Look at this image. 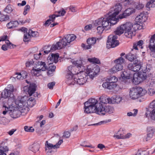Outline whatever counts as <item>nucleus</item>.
I'll list each match as a JSON object with an SVG mask.
<instances>
[{
	"mask_svg": "<svg viewBox=\"0 0 155 155\" xmlns=\"http://www.w3.org/2000/svg\"><path fill=\"white\" fill-rule=\"evenodd\" d=\"M122 9V5L119 3H117L113 7L110 8L108 13L109 16H112L114 18H116V17L121 11Z\"/></svg>",
	"mask_w": 155,
	"mask_h": 155,
	"instance_id": "15",
	"label": "nucleus"
},
{
	"mask_svg": "<svg viewBox=\"0 0 155 155\" xmlns=\"http://www.w3.org/2000/svg\"><path fill=\"white\" fill-rule=\"evenodd\" d=\"M143 44V41L142 40H140L138 41L137 43H134L133 46V49L136 50H138V48H140L141 49L143 48L142 45Z\"/></svg>",
	"mask_w": 155,
	"mask_h": 155,
	"instance_id": "29",
	"label": "nucleus"
},
{
	"mask_svg": "<svg viewBox=\"0 0 155 155\" xmlns=\"http://www.w3.org/2000/svg\"><path fill=\"white\" fill-rule=\"evenodd\" d=\"M39 71H40L37 68H33L31 71V73L32 75L38 76L40 75Z\"/></svg>",
	"mask_w": 155,
	"mask_h": 155,
	"instance_id": "40",
	"label": "nucleus"
},
{
	"mask_svg": "<svg viewBox=\"0 0 155 155\" xmlns=\"http://www.w3.org/2000/svg\"><path fill=\"white\" fill-rule=\"evenodd\" d=\"M16 74L17 75V76L16 77V78L18 79V80L22 79L25 78H26V72H25L24 73V74L25 75V76H23V77L22 76L21 74L20 73H17Z\"/></svg>",
	"mask_w": 155,
	"mask_h": 155,
	"instance_id": "48",
	"label": "nucleus"
},
{
	"mask_svg": "<svg viewBox=\"0 0 155 155\" xmlns=\"http://www.w3.org/2000/svg\"><path fill=\"white\" fill-rule=\"evenodd\" d=\"M122 100V98L121 97L119 96H117L115 98V102L117 103H118L121 101Z\"/></svg>",
	"mask_w": 155,
	"mask_h": 155,
	"instance_id": "64",
	"label": "nucleus"
},
{
	"mask_svg": "<svg viewBox=\"0 0 155 155\" xmlns=\"http://www.w3.org/2000/svg\"><path fill=\"white\" fill-rule=\"evenodd\" d=\"M14 11V7L10 4L8 5L4 9V11L7 13H10Z\"/></svg>",
	"mask_w": 155,
	"mask_h": 155,
	"instance_id": "32",
	"label": "nucleus"
},
{
	"mask_svg": "<svg viewBox=\"0 0 155 155\" xmlns=\"http://www.w3.org/2000/svg\"><path fill=\"white\" fill-rule=\"evenodd\" d=\"M135 12V9L129 8L126 9L122 13L119 15L118 18L120 19L126 18Z\"/></svg>",
	"mask_w": 155,
	"mask_h": 155,
	"instance_id": "17",
	"label": "nucleus"
},
{
	"mask_svg": "<svg viewBox=\"0 0 155 155\" xmlns=\"http://www.w3.org/2000/svg\"><path fill=\"white\" fill-rule=\"evenodd\" d=\"M71 135V133L69 131H65L64 133L63 137L66 138H68Z\"/></svg>",
	"mask_w": 155,
	"mask_h": 155,
	"instance_id": "60",
	"label": "nucleus"
},
{
	"mask_svg": "<svg viewBox=\"0 0 155 155\" xmlns=\"http://www.w3.org/2000/svg\"><path fill=\"white\" fill-rule=\"evenodd\" d=\"M133 111H134V113H133L132 112H130L127 113V115L128 116H136L138 110L137 109H134L133 110Z\"/></svg>",
	"mask_w": 155,
	"mask_h": 155,
	"instance_id": "51",
	"label": "nucleus"
},
{
	"mask_svg": "<svg viewBox=\"0 0 155 155\" xmlns=\"http://www.w3.org/2000/svg\"><path fill=\"white\" fill-rule=\"evenodd\" d=\"M99 71L100 69L98 65L95 64L89 65L86 69L87 76L88 75L90 78L93 79Z\"/></svg>",
	"mask_w": 155,
	"mask_h": 155,
	"instance_id": "9",
	"label": "nucleus"
},
{
	"mask_svg": "<svg viewBox=\"0 0 155 155\" xmlns=\"http://www.w3.org/2000/svg\"><path fill=\"white\" fill-rule=\"evenodd\" d=\"M59 55L58 54H50L48 58V62L49 64H51L54 62L57 63L58 61V59Z\"/></svg>",
	"mask_w": 155,
	"mask_h": 155,
	"instance_id": "18",
	"label": "nucleus"
},
{
	"mask_svg": "<svg viewBox=\"0 0 155 155\" xmlns=\"http://www.w3.org/2000/svg\"><path fill=\"white\" fill-rule=\"evenodd\" d=\"M1 97L4 98L10 97L14 100L15 99V97L14 96L13 94L10 92L6 88H5L2 93Z\"/></svg>",
	"mask_w": 155,
	"mask_h": 155,
	"instance_id": "19",
	"label": "nucleus"
},
{
	"mask_svg": "<svg viewBox=\"0 0 155 155\" xmlns=\"http://www.w3.org/2000/svg\"><path fill=\"white\" fill-rule=\"evenodd\" d=\"M147 19L146 15H145L144 13H140L136 17L135 21L137 22H145Z\"/></svg>",
	"mask_w": 155,
	"mask_h": 155,
	"instance_id": "22",
	"label": "nucleus"
},
{
	"mask_svg": "<svg viewBox=\"0 0 155 155\" xmlns=\"http://www.w3.org/2000/svg\"><path fill=\"white\" fill-rule=\"evenodd\" d=\"M87 76L85 74H79L78 78H74V81L80 85L84 84L87 81Z\"/></svg>",
	"mask_w": 155,
	"mask_h": 155,
	"instance_id": "16",
	"label": "nucleus"
},
{
	"mask_svg": "<svg viewBox=\"0 0 155 155\" xmlns=\"http://www.w3.org/2000/svg\"><path fill=\"white\" fill-rule=\"evenodd\" d=\"M109 16V15L108 13L106 15L104 16V17H103L104 20L102 24V25L104 28H107V29L110 28L111 25H113L116 24L118 20L117 18H114L112 16Z\"/></svg>",
	"mask_w": 155,
	"mask_h": 155,
	"instance_id": "6",
	"label": "nucleus"
},
{
	"mask_svg": "<svg viewBox=\"0 0 155 155\" xmlns=\"http://www.w3.org/2000/svg\"><path fill=\"white\" fill-rule=\"evenodd\" d=\"M139 26L140 25L137 23L134 24V25L132 24V30H133L134 32V36L135 35L136 31L137 30L139 29Z\"/></svg>",
	"mask_w": 155,
	"mask_h": 155,
	"instance_id": "45",
	"label": "nucleus"
},
{
	"mask_svg": "<svg viewBox=\"0 0 155 155\" xmlns=\"http://www.w3.org/2000/svg\"><path fill=\"white\" fill-rule=\"evenodd\" d=\"M7 88H6L10 92H11L12 94H13V92L14 91V88L13 86L11 84L8 85L7 87Z\"/></svg>",
	"mask_w": 155,
	"mask_h": 155,
	"instance_id": "55",
	"label": "nucleus"
},
{
	"mask_svg": "<svg viewBox=\"0 0 155 155\" xmlns=\"http://www.w3.org/2000/svg\"><path fill=\"white\" fill-rule=\"evenodd\" d=\"M40 147L38 144L34 143L29 147V149L34 153H36L39 150Z\"/></svg>",
	"mask_w": 155,
	"mask_h": 155,
	"instance_id": "28",
	"label": "nucleus"
},
{
	"mask_svg": "<svg viewBox=\"0 0 155 155\" xmlns=\"http://www.w3.org/2000/svg\"><path fill=\"white\" fill-rule=\"evenodd\" d=\"M98 38H97L96 39V38L94 37H92L88 39L87 41L88 45H87L86 48L87 49L91 48L92 46L93 45L95 44L97 39L98 40Z\"/></svg>",
	"mask_w": 155,
	"mask_h": 155,
	"instance_id": "23",
	"label": "nucleus"
},
{
	"mask_svg": "<svg viewBox=\"0 0 155 155\" xmlns=\"http://www.w3.org/2000/svg\"><path fill=\"white\" fill-rule=\"evenodd\" d=\"M35 67L40 71H44L48 69V67L46 65L45 62L38 61L35 63Z\"/></svg>",
	"mask_w": 155,
	"mask_h": 155,
	"instance_id": "20",
	"label": "nucleus"
},
{
	"mask_svg": "<svg viewBox=\"0 0 155 155\" xmlns=\"http://www.w3.org/2000/svg\"><path fill=\"white\" fill-rule=\"evenodd\" d=\"M148 47L150 50H155V34L151 37Z\"/></svg>",
	"mask_w": 155,
	"mask_h": 155,
	"instance_id": "24",
	"label": "nucleus"
},
{
	"mask_svg": "<svg viewBox=\"0 0 155 155\" xmlns=\"http://www.w3.org/2000/svg\"><path fill=\"white\" fill-rule=\"evenodd\" d=\"M75 68L72 66H70L68 68V72L69 73L74 74H75L77 73L74 71Z\"/></svg>",
	"mask_w": 155,
	"mask_h": 155,
	"instance_id": "44",
	"label": "nucleus"
},
{
	"mask_svg": "<svg viewBox=\"0 0 155 155\" xmlns=\"http://www.w3.org/2000/svg\"><path fill=\"white\" fill-rule=\"evenodd\" d=\"M153 134L151 133H148L147 134V137L146 138V141L150 140L153 137Z\"/></svg>",
	"mask_w": 155,
	"mask_h": 155,
	"instance_id": "63",
	"label": "nucleus"
},
{
	"mask_svg": "<svg viewBox=\"0 0 155 155\" xmlns=\"http://www.w3.org/2000/svg\"><path fill=\"white\" fill-rule=\"evenodd\" d=\"M149 107L151 108H153L155 107V100L153 101L149 105Z\"/></svg>",
	"mask_w": 155,
	"mask_h": 155,
	"instance_id": "62",
	"label": "nucleus"
},
{
	"mask_svg": "<svg viewBox=\"0 0 155 155\" xmlns=\"http://www.w3.org/2000/svg\"><path fill=\"white\" fill-rule=\"evenodd\" d=\"M29 32L31 36V37H37L38 36L39 34L38 32L36 31H33L31 29L29 30Z\"/></svg>",
	"mask_w": 155,
	"mask_h": 155,
	"instance_id": "43",
	"label": "nucleus"
},
{
	"mask_svg": "<svg viewBox=\"0 0 155 155\" xmlns=\"http://www.w3.org/2000/svg\"><path fill=\"white\" fill-rule=\"evenodd\" d=\"M146 93V91L143 89L141 87H133L130 89L129 95L131 99L134 100L143 96Z\"/></svg>",
	"mask_w": 155,
	"mask_h": 155,
	"instance_id": "5",
	"label": "nucleus"
},
{
	"mask_svg": "<svg viewBox=\"0 0 155 155\" xmlns=\"http://www.w3.org/2000/svg\"><path fill=\"white\" fill-rule=\"evenodd\" d=\"M28 31V33L26 32L24 34L23 40L24 41H28L30 40L31 37Z\"/></svg>",
	"mask_w": 155,
	"mask_h": 155,
	"instance_id": "42",
	"label": "nucleus"
},
{
	"mask_svg": "<svg viewBox=\"0 0 155 155\" xmlns=\"http://www.w3.org/2000/svg\"><path fill=\"white\" fill-rule=\"evenodd\" d=\"M76 38V35L74 34H68L65 36L61 40H60L58 44L61 49L69 45L71 42L74 41Z\"/></svg>",
	"mask_w": 155,
	"mask_h": 155,
	"instance_id": "8",
	"label": "nucleus"
},
{
	"mask_svg": "<svg viewBox=\"0 0 155 155\" xmlns=\"http://www.w3.org/2000/svg\"><path fill=\"white\" fill-rule=\"evenodd\" d=\"M30 8V7L29 5H27L24 8V11L23 12V14L24 15H25L27 14V11H29V10Z\"/></svg>",
	"mask_w": 155,
	"mask_h": 155,
	"instance_id": "57",
	"label": "nucleus"
},
{
	"mask_svg": "<svg viewBox=\"0 0 155 155\" xmlns=\"http://www.w3.org/2000/svg\"><path fill=\"white\" fill-rule=\"evenodd\" d=\"M8 149L6 146L0 147V155H6L5 152L8 151Z\"/></svg>",
	"mask_w": 155,
	"mask_h": 155,
	"instance_id": "34",
	"label": "nucleus"
},
{
	"mask_svg": "<svg viewBox=\"0 0 155 155\" xmlns=\"http://www.w3.org/2000/svg\"><path fill=\"white\" fill-rule=\"evenodd\" d=\"M117 78L114 76H111L106 80V81L102 84V86L105 88L109 90L113 89L115 88L117 84L116 82L117 81Z\"/></svg>",
	"mask_w": 155,
	"mask_h": 155,
	"instance_id": "7",
	"label": "nucleus"
},
{
	"mask_svg": "<svg viewBox=\"0 0 155 155\" xmlns=\"http://www.w3.org/2000/svg\"><path fill=\"white\" fill-rule=\"evenodd\" d=\"M132 28V23L130 22H127L117 27L114 32L117 35H120L125 31V35L128 38H131L134 36V33Z\"/></svg>",
	"mask_w": 155,
	"mask_h": 155,
	"instance_id": "2",
	"label": "nucleus"
},
{
	"mask_svg": "<svg viewBox=\"0 0 155 155\" xmlns=\"http://www.w3.org/2000/svg\"><path fill=\"white\" fill-rule=\"evenodd\" d=\"M73 63V64L80 70V71H83L85 70V68L82 65V61L81 60L74 61Z\"/></svg>",
	"mask_w": 155,
	"mask_h": 155,
	"instance_id": "25",
	"label": "nucleus"
},
{
	"mask_svg": "<svg viewBox=\"0 0 155 155\" xmlns=\"http://www.w3.org/2000/svg\"><path fill=\"white\" fill-rule=\"evenodd\" d=\"M98 101L94 98H91L84 103L85 113L89 114L95 113L97 114Z\"/></svg>",
	"mask_w": 155,
	"mask_h": 155,
	"instance_id": "3",
	"label": "nucleus"
},
{
	"mask_svg": "<svg viewBox=\"0 0 155 155\" xmlns=\"http://www.w3.org/2000/svg\"><path fill=\"white\" fill-rule=\"evenodd\" d=\"M103 18V17L95 20V25H102V22L104 20Z\"/></svg>",
	"mask_w": 155,
	"mask_h": 155,
	"instance_id": "53",
	"label": "nucleus"
},
{
	"mask_svg": "<svg viewBox=\"0 0 155 155\" xmlns=\"http://www.w3.org/2000/svg\"><path fill=\"white\" fill-rule=\"evenodd\" d=\"M49 19L47 20L44 24V25L45 26H48L52 22H53L55 20L54 15H50L49 16Z\"/></svg>",
	"mask_w": 155,
	"mask_h": 155,
	"instance_id": "30",
	"label": "nucleus"
},
{
	"mask_svg": "<svg viewBox=\"0 0 155 155\" xmlns=\"http://www.w3.org/2000/svg\"><path fill=\"white\" fill-rule=\"evenodd\" d=\"M59 44H58L57 42L56 44H54L52 45V46L50 47V45L47 46H45L43 48V50H45L48 51L49 52L51 51H54L57 49H61L60 47H59Z\"/></svg>",
	"mask_w": 155,
	"mask_h": 155,
	"instance_id": "21",
	"label": "nucleus"
},
{
	"mask_svg": "<svg viewBox=\"0 0 155 155\" xmlns=\"http://www.w3.org/2000/svg\"><path fill=\"white\" fill-rule=\"evenodd\" d=\"M18 25V22L17 21H12L9 22L7 24V27L8 28L11 29L15 27Z\"/></svg>",
	"mask_w": 155,
	"mask_h": 155,
	"instance_id": "31",
	"label": "nucleus"
},
{
	"mask_svg": "<svg viewBox=\"0 0 155 155\" xmlns=\"http://www.w3.org/2000/svg\"><path fill=\"white\" fill-rule=\"evenodd\" d=\"M126 58L130 61H133L136 58V56L134 54L129 53L126 56Z\"/></svg>",
	"mask_w": 155,
	"mask_h": 155,
	"instance_id": "36",
	"label": "nucleus"
},
{
	"mask_svg": "<svg viewBox=\"0 0 155 155\" xmlns=\"http://www.w3.org/2000/svg\"><path fill=\"white\" fill-rule=\"evenodd\" d=\"M88 60L89 62H92L93 64L96 63L97 64H100L101 63L99 60L97 58H89L88 59Z\"/></svg>",
	"mask_w": 155,
	"mask_h": 155,
	"instance_id": "39",
	"label": "nucleus"
},
{
	"mask_svg": "<svg viewBox=\"0 0 155 155\" xmlns=\"http://www.w3.org/2000/svg\"><path fill=\"white\" fill-rule=\"evenodd\" d=\"M35 101V100L34 98L32 97H31L29 98L28 100H27L26 103L27 105H30V101Z\"/></svg>",
	"mask_w": 155,
	"mask_h": 155,
	"instance_id": "61",
	"label": "nucleus"
},
{
	"mask_svg": "<svg viewBox=\"0 0 155 155\" xmlns=\"http://www.w3.org/2000/svg\"><path fill=\"white\" fill-rule=\"evenodd\" d=\"M148 93L150 96H152L155 94V90L152 89L150 88L148 91Z\"/></svg>",
	"mask_w": 155,
	"mask_h": 155,
	"instance_id": "59",
	"label": "nucleus"
},
{
	"mask_svg": "<svg viewBox=\"0 0 155 155\" xmlns=\"http://www.w3.org/2000/svg\"><path fill=\"white\" fill-rule=\"evenodd\" d=\"M100 99L101 100V102L104 104L112 103L111 100L109 98L103 97L102 98L100 97Z\"/></svg>",
	"mask_w": 155,
	"mask_h": 155,
	"instance_id": "33",
	"label": "nucleus"
},
{
	"mask_svg": "<svg viewBox=\"0 0 155 155\" xmlns=\"http://www.w3.org/2000/svg\"><path fill=\"white\" fill-rule=\"evenodd\" d=\"M66 12L65 10L64 9H62V10L55 12V14L53 15H55V18L56 17L64 16Z\"/></svg>",
	"mask_w": 155,
	"mask_h": 155,
	"instance_id": "35",
	"label": "nucleus"
},
{
	"mask_svg": "<svg viewBox=\"0 0 155 155\" xmlns=\"http://www.w3.org/2000/svg\"><path fill=\"white\" fill-rule=\"evenodd\" d=\"M55 83L54 81L49 83L48 84V88L50 89H52L53 87L54 86Z\"/></svg>",
	"mask_w": 155,
	"mask_h": 155,
	"instance_id": "58",
	"label": "nucleus"
},
{
	"mask_svg": "<svg viewBox=\"0 0 155 155\" xmlns=\"http://www.w3.org/2000/svg\"><path fill=\"white\" fill-rule=\"evenodd\" d=\"M2 108L3 110H5L2 112V114L4 115H5L7 113H9V110L11 109V108H10V105H8V104L3 105Z\"/></svg>",
	"mask_w": 155,
	"mask_h": 155,
	"instance_id": "38",
	"label": "nucleus"
},
{
	"mask_svg": "<svg viewBox=\"0 0 155 155\" xmlns=\"http://www.w3.org/2000/svg\"><path fill=\"white\" fill-rule=\"evenodd\" d=\"M144 67L142 66V63L140 61L135 60L133 63L128 64L127 68L130 70L134 72H137L139 70L141 71L143 68Z\"/></svg>",
	"mask_w": 155,
	"mask_h": 155,
	"instance_id": "10",
	"label": "nucleus"
},
{
	"mask_svg": "<svg viewBox=\"0 0 155 155\" xmlns=\"http://www.w3.org/2000/svg\"><path fill=\"white\" fill-rule=\"evenodd\" d=\"M145 115L147 117H148L150 116L151 120L155 121V108L153 109L151 111L147 110Z\"/></svg>",
	"mask_w": 155,
	"mask_h": 155,
	"instance_id": "26",
	"label": "nucleus"
},
{
	"mask_svg": "<svg viewBox=\"0 0 155 155\" xmlns=\"http://www.w3.org/2000/svg\"><path fill=\"white\" fill-rule=\"evenodd\" d=\"M62 140H60L55 145H53L52 144L49 143L47 141L45 142V150L48 155H51V153L52 152V149H56L58 148L60 145L63 143Z\"/></svg>",
	"mask_w": 155,
	"mask_h": 155,
	"instance_id": "12",
	"label": "nucleus"
},
{
	"mask_svg": "<svg viewBox=\"0 0 155 155\" xmlns=\"http://www.w3.org/2000/svg\"><path fill=\"white\" fill-rule=\"evenodd\" d=\"M9 19V17L8 15H3L0 17V21H6Z\"/></svg>",
	"mask_w": 155,
	"mask_h": 155,
	"instance_id": "50",
	"label": "nucleus"
},
{
	"mask_svg": "<svg viewBox=\"0 0 155 155\" xmlns=\"http://www.w3.org/2000/svg\"><path fill=\"white\" fill-rule=\"evenodd\" d=\"M121 77L122 78L130 79L132 77V74H127L126 71H123L121 74Z\"/></svg>",
	"mask_w": 155,
	"mask_h": 155,
	"instance_id": "37",
	"label": "nucleus"
},
{
	"mask_svg": "<svg viewBox=\"0 0 155 155\" xmlns=\"http://www.w3.org/2000/svg\"><path fill=\"white\" fill-rule=\"evenodd\" d=\"M147 6L149 8L155 7V0H150L147 4Z\"/></svg>",
	"mask_w": 155,
	"mask_h": 155,
	"instance_id": "46",
	"label": "nucleus"
},
{
	"mask_svg": "<svg viewBox=\"0 0 155 155\" xmlns=\"http://www.w3.org/2000/svg\"><path fill=\"white\" fill-rule=\"evenodd\" d=\"M118 37L117 35H110L108 38L107 43V46L108 48H113L119 44L118 41L117 40Z\"/></svg>",
	"mask_w": 155,
	"mask_h": 155,
	"instance_id": "13",
	"label": "nucleus"
},
{
	"mask_svg": "<svg viewBox=\"0 0 155 155\" xmlns=\"http://www.w3.org/2000/svg\"><path fill=\"white\" fill-rule=\"evenodd\" d=\"M24 130L25 131L32 132L34 131V129L32 127H28L27 126L24 127Z\"/></svg>",
	"mask_w": 155,
	"mask_h": 155,
	"instance_id": "49",
	"label": "nucleus"
},
{
	"mask_svg": "<svg viewBox=\"0 0 155 155\" xmlns=\"http://www.w3.org/2000/svg\"><path fill=\"white\" fill-rule=\"evenodd\" d=\"M97 110V114L103 115H105L107 113L108 114L113 113L114 109L113 107L110 106H107L104 107L102 104H99Z\"/></svg>",
	"mask_w": 155,
	"mask_h": 155,
	"instance_id": "11",
	"label": "nucleus"
},
{
	"mask_svg": "<svg viewBox=\"0 0 155 155\" xmlns=\"http://www.w3.org/2000/svg\"><path fill=\"white\" fill-rule=\"evenodd\" d=\"M124 61V59L121 57L115 60L114 62L116 64L112 68V72L114 73L121 70L123 68L122 64Z\"/></svg>",
	"mask_w": 155,
	"mask_h": 155,
	"instance_id": "14",
	"label": "nucleus"
},
{
	"mask_svg": "<svg viewBox=\"0 0 155 155\" xmlns=\"http://www.w3.org/2000/svg\"><path fill=\"white\" fill-rule=\"evenodd\" d=\"M149 70V68L145 67L143 68L142 70L140 71L139 73L134 74L132 79L133 83L136 85L138 84L146 79L147 78L146 73L148 72Z\"/></svg>",
	"mask_w": 155,
	"mask_h": 155,
	"instance_id": "4",
	"label": "nucleus"
},
{
	"mask_svg": "<svg viewBox=\"0 0 155 155\" xmlns=\"http://www.w3.org/2000/svg\"><path fill=\"white\" fill-rule=\"evenodd\" d=\"M147 130L149 133H151L153 134H155V128L152 127H147Z\"/></svg>",
	"mask_w": 155,
	"mask_h": 155,
	"instance_id": "54",
	"label": "nucleus"
},
{
	"mask_svg": "<svg viewBox=\"0 0 155 155\" xmlns=\"http://www.w3.org/2000/svg\"><path fill=\"white\" fill-rule=\"evenodd\" d=\"M135 6L136 9L140 10L142 9L144 7V5L142 3L139 2L136 4Z\"/></svg>",
	"mask_w": 155,
	"mask_h": 155,
	"instance_id": "56",
	"label": "nucleus"
},
{
	"mask_svg": "<svg viewBox=\"0 0 155 155\" xmlns=\"http://www.w3.org/2000/svg\"><path fill=\"white\" fill-rule=\"evenodd\" d=\"M73 74H71L68 73L67 75H66V78L69 81H71V83H69V84L74 85V83L73 82V81H74V79L73 80L72 79Z\"/></svg>",
	"mask_w": 155,
	"mask_h": 155,
	"instance_id": "41",
	"label": "nucleus"
},
{
	"mask_svg": "<svg viewBox=\"0 0 155 155\" xmlns=\"http://www.w3.org/2000/svg\"><path fill=\"white\" fill-rule=\"evenodd\" d=\"M36 87V85L35 84H30L27 91L30 96H31L35 93Z\"/></svg>",
	"mask_w": 155,
	"mask_h": 155,
	"instance_id": "27",
	"label": "nucleus"
},
{
	"mask_svg": "<svg viewBox=\"0 0 155 155\" xmlns=\"http://www.w3.org/2000/svg\"><path fill=\"white\" fill-rule=\"evenodd\" d=\"M104 27L102 26H99L97 28V33L99 34H101L104 30Z\"/></svg>",
	"mask_w": 155,
	"mask_h": 155,
	"instance_id": "52",
	"label": "nucleus"
},
{
	"mask_svg": "<svg viewBox=\"0 0 155 155\" xmlns=\"http://www.w3.org/2000/svg\"><path fill=\"white\" fill-rule=\"evenodd\" d=\"M5 43L6 45L8 46L10 48H13L16 47V45L11 43L8 40H5Z\"/></svg>",
	"mask_w": 155,
	"mask_h": 155,
	"instance_id": "47",
	"label": "nucleus"
},
{
	"mask_svg": "<svg viewBox=\"0 0 155 155\" xmlns=\"http://www.w3.org/2000/svg\"><path fill=\"white\" fill-rule=\"evenodd\" d=\"M26 96L18 97L15 101V104L17 108L14 107L12 105H10L11 109L9 110V114L13 118H16L19 117L21 112L18 110L21 108L26 104Z\"/></svg>",
	"mask_w": 155,
	"mask_h": 155,
	"instance_id": "1",
	"label": "nucleus"
}]
</instances>
